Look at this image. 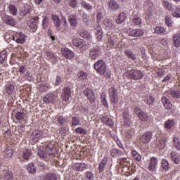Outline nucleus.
I'll return each instance as SVG.
<instances>
[{
    "instance_id": "13d9d810",
    "label": "nucleus",
    "mask_w": 180,
    "mask_h": 180,
    "mask_svg": "<svg viewBox=\"0 0 180 180\" xmlns=\"http://www.w3.org/2000/svg\"><path fill=\"white\" fill-rule=\"evenodd\" d=\"M145 103H146L147 105H154L155 103V98L153 96H147Z\"/></svg>"
},
{
    "instance_id": "603ef678",
    "label": "nucleus",
    "mask_w": 180,
    "mask_h": 180,
    "mask_svg": "<svg viewBox=\"0 0 180 180\" xmlns=\"http://www.w3.org/2000/svg\"><path fill=\"white\" fill-rule=\"evenodd\" d=\"M173 146L174 147V148H176V150H177V151H180V141H179V139H178V137L174 136L173 139Z\"/></svg>"
},
{
    "instance_id": "f257e3e1",
    "label": "nucleus",
    "mask_w": 180,
    "mask_h": 180,
    "mask_svg": "<svg viewBox=\"0 0 180 180\" xmlns=\"http://www.w3.org/2000/svg\"><path fill=\"white\" fill-rule=\"evenodd\" d=\"M94 68L99 75H103L107 79H109L112 77L110 71L106 69V63L103 60H99L94 65Z\"/></svg>"
},
{
    "instance_id": "7c9ffc66",
    "label": "nucleus",
    "mask_w": 180,
    "mask_h": 180,
    "mask_svg": "<svg viewBox=\"0 0 180 180\" xmlns=\"http://www.w3.org/2000/svg\"><path fill=\"white\" fill-rule=\"evenodd\" d=\"M108 6L111 11H117L120 8V6L119 4H117V1L115 0H110L108 1Z\"/></svg>"
},
{
    "instance_id": "9b49d317",
    "label": "nucleus",
    "mask_w": 180,
    "mask_h": 180,
    "mask_svg": "<svg viewBox=\"0 0 180 180\" xmlns=\"http://www.w3.org/2000/svg\"><path fill=\"white\" fill-rule=\"evenodd\" d=\"M1 180H13V173L9 169H4L0 174Z\"/></svg>"
},
{
    "instance_id": "8fccbe9b",
    "label": "nucleus",
    "mask_w": 180,
    "mask_h": 180,
    "mask_svg": "<svg viewBox=\"0 0 180 180\" xmlns=\"http://www.w3.org/2000/svg\"><path fill=\"white\" fill-rule=\"evenodd\" d=\"M80 5L86 11H92V8H93L92 5H91V4L86 2V1H82L81 2Z\"/></svg>"
},
{
    "instance_id": "e2e57ef3",
    "label": "nucleus",
    "mask_w": 180,
    "mask_h": 180,
    "mask_svg": "<svg viewBox=\"0 0 180 180\" xmlns=\"http://www.w3.org/2000/svg\"><path fill=\"white\" fill-rule=\"evenodd\" d=\"M165 25H167L168 27H172V25H174V21L171 18V16L167 15L165 17Z\"/></svg>"
},
{
    "instance_id": "393cba45",
    "label": "nucleus",
    "mask_w": 180,
    "mask_h": 180,
    "mask_svg": "<svg viewBox=\"0 0 180 180\" xmlns=\"http://www.w3.org/2000/svg\"><path fill=\"white\" fill-rule=\"evenodd\" d=\"M101 123H103V124H106V126H109V127H112V126L115 124L113 120L105 115L101 117Z\"/></svg>"
},
{
    "instance_id": "09e8293b",
    "label": "nucleus",
    "mask_w": 180,
    "mask_h": 180,
    "mask_svg": "<svg viewBox=\"0 0 180 180\" xmlns=\"http://www.w3.org/2000/svg\"><path fill=\"white\" fill-rule=\"evenodd\" d=\"M30 11H32V7L26 4L22 11H20L21 16H26V15L30 13Z\"/></svg>"
},
{
    "instance_id": "37998d69",
    "label": "nucleus",
    "mask_w": 180,
    "mask_h": 180,
    "mask_svg": "<svg viewBox=\"0 0 180 180\" xmlns=\"http://www.w3.org/2000/svg\"><path fill=\"white\" fill-rule=\"evenodd\" d=\"M175 124V121L172 119L167 120L165 122V129H167V130H171L172 127H174V125Z\"/></svg>"
},
{
    "instance_id": "3c124183",
    "label": "nucleus",
    "mask_w": 180,
    "mask_h": 180,
    "mask_svg": "<svg viewBox=\"0 0 180 180\" xmlns=\"http://www.w3.org/2000/svg\"><path fill=\"white\" fill-rule=\"evenodd\" d=\"M77 78L80 81H84V79H86L88 78V73L84 72L83 70H80L77 73Z\"/></svg>"
},
{
    "instance_id": "58836bf2",
    "label": "nucleus",
    "mask_w": 180,
    "mask_h": 180,
    "mask_svg": "<svg viewBox=\"0 0 180 180\" xmlns=\"http://www.w3.org/2000/svg\"><path fill=\"white\" fill-rule=\"evenodd\" d=\"M44 180H57V174L56 173H46L43 176Z\"/></svg>"
},
{
    "instance_id": "a18cd8bd",
    "label": "nucleus",
    "mask_w": 180,
    "mask_h": 180,
    "mask_svg": "<svg viewBox=\"0 0 180 180\" xmlns=\"http://www.w3.org/2000/svg\"><path fill=\"white\" fill-rule=\"evenodd\" d=\"M51 89V86H50V83L49 82L42 83L39 85V91L41 92H46V91H49Z\"/></svg>"
},
{
    "instance_id": "a19ab883",
    "label": "nucleus",
    "mask_w": 180,
    "mask_h": 180,
    "mask_svg": "<svg viewBox=\"0 0 180 180\" xmlns=\"http://www.w3.org/2000/svg\"><path fill=\"white\" fill-rule=\"evenodd\" d=\"M173 46L174 47H179L180 46V34H176L173 36Z\"/></svg>"
},
{
    "instance_id": "f8f14e48",
    "label": "nucleus",
    "mask_w": 180,
    "mask_h": 180,
    "mask_svg": "<svg viewBox=\"0 0 180 180\" xmlns=\"http://www.w3.org/2000/svg\"><path fill=\"white\" fill-rule=\"evenodd\" d=\"M54 148H56V142L53 141H46L45 143V153L48 155H51L54 152Z\"/></svg>"
},
{
    "instance_id": "ea45409f",
    "label": "nucleus",
    "mask_w": 180,
    "mask_h": 180,
    "mask_svg": "<svg viewBox=\"0 0 180 180\" xmlns=\"http://www.w3.org/2000/svg\"><path fill=\"white\" fill-rule=\"evenodd\" d=\"M51 19L56 27H60V26H61V20H60V17H58V15H52Z\"/></svg>"
},
{
    "instance_id": "e433bc0d",
    "label": "nucleus",
    "mask_w": 180,
    "mask_h": 180,
    "mask_svg": "<svg viewBox=\"0 0 180 180\" xmlns=\"http://www.w3.org/2000/svg\"><path fill=\"white\" fill-rule=\"evenodd\" d=\"M158 148H165L167 146V138L162 137L156 142Z\"/></svg>"
},
{
    "instance_id": "c03bdc74",
    "label": "nucleus",
    "mask_w": 180,
    "mask_h": 180,
    "mask_svg": "<svg viewBox=\"0 0 180 180\" xmlns=\"http://www.w3.org/2000/svg\"><path fill=\"white\" fill-rule=\"evenodd\" d=\"M154 33H156L157 34H167V29L158 26L154 28Z\"/></svg>"
},
{
    "instance_id": "39448f33",
    "label": "nucleus",
    "mask_w": 180,
    "mask_h": 180,
    "mask_svg": "<svg viewBox=\"0 0 180 180\" xmlns=\"http://www.w3.org/2000/svg\"><path fill=\"white\" fill-rule=\"evenodd\" d=\"M101 55L102 51H101V48L99 46L93 47L89 49V58L93 61L98 60Z\"/></svg>"
},
{
    "instance_id": "052dcab7",
    "label": "nucleus",
    "mask_w": 180,
    "mask_h": 180,
    "mask_svg": "<svg viewBox=\"0 0 180 180\" xmlns=\"http://www.w3.org/2000/svg\"><path fill=\"white\" fill-rule=\"evenodd\" d=\"M68 4L73 9H75L79 5L78 0H68Z\"/></svg>"
},
{
    "instance_id": "0eeeda50",
    "label": "nucleus",
    "mask_w": 180,
    "mask_h": 180,
    "mask_svg": "<svg viewBox=\"0 0 180 180\" xmlns=\"http://www.w3.org/2000/svg\"><path fill=\"white\" fill-rule=\"evenodd\" d=\"M61 55L66 60H72L75 57V53L71 49L67 47L61 48Z\"/></svg>"
},
{
    "instance_id": "6e6552de",
    "label": "nucleus",
    "mask_w": 180,
    "mask_h": 180,
    "mask_svg": "<svg viewBox=\"0 0 180 180\" xmlns=\"http://www.w3.org/2000/svg\"><path fill=\"white\" fill-rule=\"evenodd\" d=\"M13 40L15 43L24 44L25 41H26V36L22 32H14L13 34Z\"/></svg>"
},
{
    "instance_id": "c9c22d12",
    "label": "nucleus",
    "mask_w": 180,
    "mask_h": 180,
    "mask_svg": "<svg viewBox=\"0 0 180 180\" xmlns=\"http://www.w3.org/2000/svg\"><path fill=\"white\" fill-rule=\"evenodd\" d=\"M126 18H127V15L125 12L120 13L118 15V18L115 20L116 23L120 25L126 20Z\"/></svg>"
},
{
    "instance_id": "473e14b6",
    "label": "nucleus",
    "mask_w": 180,
    "mask_h": 180,
    "mask_svg": "<svg viewBox=\"0 0 180 180\" xmlns=\"http://www.w3.org/2000/svg\"><path fill=\"white\" fill-rule=\"evenodd\" d=\"M124 54H125V56L127 57V58L131 60L132 61H134L137 59L136 54H134L130 49H126Z\"/></svg>"
},
{
    "instance_id": "f704fd0d",
    "label": "nucleus",
    "mask_w": 180,
    "mask_h": 180,
    "mask_svg": "<svg viewBox=\"0 0 180 180\" xmlns=\"http://www.w3.org/2000/svg\"><path fill=\"white\" fill-rule=\"evenodd\" d=\"M171 160L174 162V164H179L180 154L175 151H172L171 153Z\"/></svg>"
},
{
    "instance_id": "774afa93",
    "label": "nucleus",
    "mask_w": 180,
    "mask_h": 180,
    "mask_svg": "<svg viewBox=\"0 0 180 180\" xmlns=\"http://www.w3.org/2000/svg\"><path fill=\"white\" fill-rule=\"evenodd\" d=\"M86 178L89 180H94L95 176H94V173L91 171H88L85 172Z\"/></svg>"
},
{
    "instance_id": "c85d7f7f",
    "label": "nucleus",
    "mask_w": 180,
    "mask_h": 180,
    "mask_svg": "<svg viewBox=\"0 0 180 180\" xmlns=\"http://www.w3.org/2000/svg\"><path fill=\"white\" fill-rule=\"evenodd\" d=\"M162 103H163L165 109L169 110V109L172 108V103H171V101H169L167 97L163 96L162 98Z\"/></svg>"
},
{
    "instance_id": "49530a36",
    "label": "nucleus",
    "mask_w": 180,
    "mask_h": 180,
    "mask_svg": "<svg viewBox=\"0 0 180 180\" xmlns=\"http://www.w3.org/2000/svg\"><path fill=\"white\" fill-rule=\"evenodd\" d=\"M69 23L72 27H75L78 25V20L76 16L72 15L68 18Z\"/></svg>"
},
{
    "instance_id": "5701e85b",
    "label": "nucleus",
    "mask_w": 180,
    "mask_h": 180,
    "mask_svg": "<svg viewBox=\"0 0 180 180\" xmlns=\"http://www.w3.org/2000/svg\"><path fill=\"white\" fill-rule=\"evenodd\" d=\"M131 26H139L141 25V18L139 15H132L130 17Z\"/></svg>"
},
{
    "instance_id": "c756f323",
    "label": "nucleus",
    "mask_w": 180,
    "mask_h": 180,
    "mask_svg": "<svg viewBox=\"0 0 180 180\" xmlns=\"http://www.w3.org/2000/svg\"><path fill=\"white\" fill-rule=\"evenodd\" d=\"M15 119L18 122H26V113L18 111L15 113Z\"/></svg>"
},
{
    "instance_id": "de8ad7c7",
    "label": "nucleus",
    "mask_w": 180,
    "mask_h": 180,
    "mask_svg": "<svg viewBox=\"0 0 180 180\" xmlns=\"http://www.w3.org/2000/svg\"><path fill=\"white\" fill-rule=\"evenodd\" d=\"M131 155L132 158H134V161H136L137 162H140L141 161V155H140L136 150L132 149L131 150Z\"/></svg>"
},
{
    "instance_id": "b1692460",
    "label": "nucleus",
    "mask_w": 180,
    "mask_h": 180,
    "mask_svg": "<svg viewBox=\"0 0 180 180\" xmlns=\"http://www.w3.org/2000/svg\"><path fill=\"white\" fill-rule=\"evenodd\" d=\"M3 20L4 23L8 25V26L13 27L16 25V22L15 21V19L12 16L5 15Z\"/></svg>"
},
{
    "instance_id": "cd10ccee",
    "label": "nucleus",
    "mask_w": 180,
    "mask_h": 180,
    "mask_svg": "<svg viewBox=\"0 0 180 180\" xmlns=\"http://www.w3.org/2000/svg\"><path fill=\"white\" fill-rule=\"evenodd\" d=\"M120 165L121 168L124 169L125 168L129 167L130 165V159H127L126 158H122L120 159Z\"/></svg>"
},
{
    "instance_id": "864d4df0",
    "label": "nucleus",
    "mask_w": 180,
    "mask_h": 180,
    "mask_svg": "<svg viewBox=\"0 0 180 180\" xmlns=\"http://www.w3.org/2000/svg\"><path fill=\"white\" fill-rule=\"evenodd\" d=\"M6 57H8V52L6 50L0 52V63L4 64L5 63V60H6Z\"/></svg>"
},
{
    "instance_id": "69168bd1",
    "label": "nucleus",
    "mask_w": 180,
    "mask_h": 180,
    "mask_svg": "<svg viewBox=\"0 0 180 180\" xmlns=\"http://www.w3.org/2000/svg\"><path fill=\"white\" fill-rule=\"evenodd\" d=\"M76 134H84V136L86 135V130L82 127H77L75 129Z\"/></svg>"
},
{
    "instance_id": "bb28decb",
    "label": "nucleus",
    "mask_w": 180,
    "mask_h": 180,
    "mask_svg": "<svg viewBox=\"0 0 180 180\" xmlns=\"http://www.w3.org/2000/svg\"><path fill=\"white\" fill-rule=\"evenodd\" d=\"M103 25L105 26L107 30H115V27H116L113 22L109 19H105L103 21Z\"/></svg>"
},
{
    "instance_id": "6ab92c4d",
    "label": "nucleus",
    "mask_w": 180,
    "mask_h": 180,
    "mask_svg": "<svg viewBox=\"0 0 180 180\" xmlns=\"http://www.w3.org/2000/svg\"><path fill=\"white\" fill-rule=\"evenodd\" d=\"M20 157H22L25 161H29V158L32 157V150L30 149H22L20 151Z\"/></svg>"
},
{
    "instance_id": "7ed1b4c3",
    "label": "nucleus",
    "mask_w": 180,
    "mask_h": 180,
    "mask_svg": "<svg viewBox=\"0 0 180 180\" xmlns=\"http://www.w3.org/2000/svg\"><path fill=\"white\" fill-rule=\"evenodd\" d=\"M127 33L131 37H143L144 36V30L129 27L127 30Z\"/></svg>"
},
{
    "instance_id": "bf43d9fd",
    "label": "nucleus",
    "mask_w": 180,
    "mask_h": 180,
    "mask_svg": "<svg viewBox=\"0 0 180 180\" xmlns=\"http://www.w3.org/2000/svg\"><path fill=\"white\" fill-rule=\"evenodd\" d=\"M57 122L60 126H64V124L67 123V119L64 118V116L63 115H59L57 117Z\"/></svg>"
},
{
    "instance_id": "aec40b11",
    "label": "nucleus",
    "mask_w": 180,
    "mask_h": 180,
    "mask_svg": "<svg viewBox=\"0 0 180 180\" xmlns=\"http://www.w3.org/2000/svg\"><path fill=\"white\" fill-rule=\"evenodd\" d=\"M108 157H104L100 163L98 164V171L99 174H102V172H105V167L108 165Z\"/></svg>"
},
{
    "instance_id": "1a4fd4ad",
    "label": "nucleus",
    "mask_w": 180,
    "mask_h": 180,
    "mask_svg": "<svg viewBox=\"0 0 180 180\" xmlns=\"http://www.w3.org/2000/svg\"><path fill=\"white\" fill-rule=\"evenodd\" d=\"M153 139V132L150 131H146L141 136L140 140L142 144H148Z\"/></svg>"
},
{
    "instance_id": "2eb2a0df",
    "label": "nucleus",
    "mask_w": 180,
    "mask_h": 180,
    "mask_svg": "<svg viewBox=\"0 0 180 180\" xmlns=\"http://www.w3.org/2000/svg\"><path fill=\"white\" fill-rule=\"evenodd\" d=\"M83 94L85 95V96H86L89 102H91V103H95L96 98L95 97V93H94V91L92 89H86L85 90H84Z\"/></svg>"
},
{
    "instance_id": "72a5a7b5",
    "label": "nucleus",
    "mask_w": 180,
    "mask_h": 180,
    "mask_svg": "<svg viewBox=\"0 0 180 180\" xmlns=\"http://www.w3.org/2000/svg\"><path fill=\"white\" fill-rule=\"evenodd\" d=\"M110 154L111 157H112L113 158H116V157H120V155H123V151H122V150L112 148L110 150Z\"/></svg>"
},
{
    "instance_id": "680f3d73",
    "label": "nucleus",
    "mask_w": 180,
    "mask_h": 180,
    "mask_svg": "<svg viewBox=\"0 0 180 180\" xmlns=\"http://www.w3.org/2000/svg\"><path fill=\"white\" fill-rule=\"evenodd\" d=\"M162 168L164 169V171H168V169H169V163L168 162V160L162 159Z\"/></svg>"
},
{
    "instance_id": "a878e982",
    "label": "nucleus",
    "mask_w": 180,
    "mask_h": 180,
    "mask_svg": "<svg viewBox=\"0 0 180 180\" xmlns=\"http://www.w3.org/2000/svg\"><path fill=\"white\" fill-rule=\"evenodd\" d=\"M73 169L75 171L82 172L86 169V165L85 163H75L73 165Z\"/></svg>"
},
{
    "instance_id": "412c9836",
    "label": "nucleus",
    "mask_w": 180,
    "mask_h": 180,
    "mask_svg": "<svg viewBox=\"0 0 180 180\" xmlns=\"http://www.w3.org/2000/svg\"><path fill=\"white\" fill-rule=\"evenodd\" d=\"M157 165H158V160L155 157H153L150 158L149 165L148 167V169L150 171H155L157 169Z\"/></svg>"
},
{
    "instance_id": "ddd939ff",
    "label": "nucleus",
    "mask_w": 180,
    "mask_h": 180,
    "mask_svg": "<svg viewBox=\"0 0 180 180\" xmlns=\"http://www.w3.org/2000/svg\"><path fill=\"white\" fill-rule=\"evenodd\" d=\"M72 44L75 47H77L78 49H86V41L85 40L80 38H75L72 40Z\"/></svg>"
},
{
    "instance_id": "4c0bfd02",
    "label": "nucleus",
    "mask_w": 180,
    "mask_h": 180,
    "mask_svg": "<svg viewBox=\"0 0 180 180\" xmlns=\"http://www.w3.org/2000/svg\"><path fill=\"white\" fill-rule=\"evenodd\" d=\"M122 172L125 175V176H131L134 174V169L133 167H130V165L128 167H125V169H122Z\"/></svg>"
},
{
    "instance_id": "4d7b16f0",
    "label": "nucleus",
    "mask_w": 180,
    "mask_h": 180,
    "mask_svg": "<svg viewBox=\"0 0 180 180\" xmlns=\"http://www.w3.org/2000/svg\"><path fill=\"white\" fill-rule=\"evenodd\" d=\"M172 98H175L176 99L180 98V89L177 90H172L170 92Z\"/></svg>"
},
{
    "instance_id": "9d476101",
    "label": "nucleus",
    "mask_w": 180,
    "mask_h": 180,
    "mask_svg": "<svg viewBox=\"0 0 180 180\" xmlns=\"http://www.w3.org/2000/svg\"><path fill=\"white\" fill-rule=\"evenodd\" d=\"M43 102L45 103H54L57 102V96L55 93L50 92L48 93L43 98Z\"/></svg>"
},
{
    "instance_id": "79ce46f5",
    "label": "nucleus",
    "mask_w": 180,
    "mask_h": 180,
    "mask_svg": "<svg viewBox=\"0 0 180 180\" xmlns=\"http://www.w3.org/2000/svg\"><path fill=\"white\" fill-rule=\"evenodd\" d=\"M5 90L7 94L13 95V92H15V85L12 84H6L5 86Z\"/></svg>"
},
{
    "instance_id": "4be33fe9",
    "label": "nucleus",
    "mask_w": 180,
    "mask_h": 180,
    "mask_svg": "<svg viewBox=\"0 0 180 180\" xmlns=\"http://www.w3.org/2000/svg\"><path fill=\"white\" fill-rule=\"evenodd\" d=\"M43 137V131L41 130H36L32 133V141L34 143H39V140Z\"/></svg>"
},
{
    "instance_id": "20e7f679",
    "label": "nucleus",
    "mask_w": 180,
    "mask_h": 180,
    "mask_svg": "<svg viewBox=\"0 0 180 180\" xmlns=\"http://www.w3.org/2000/svg\"><path fill=\"white\" fill-rule=\"evenodd\" d=\"M134 112L135 113L136 116L141 120L146 123V122H148V114L146 113L144 111L141 110V108L139 107H135L134 109Z\"/></svg>"
},
{
    "instance_id": "dca6fc26",
    "label": "nucleus",
    "mask_w": 180,
    "mask_h": 180,
    "mask_svg": "<svg viewBox=\"0 0 180 180\" xmlns=\"http://www.w3.org/2000/svg\"><path fill=\"white\" fill-rule=\"evenodd\" d=\"M77 34H79L80 37L86 39V40H89L90 41H92V34L85 29H79L77 31Z\"/></svg>"
},
{
    "instance_id": "0e129e2a",
    "label": "nucleus",
    "mask_w": 180,
    "mask_h": 180,
    "mask_svg": "<svg viewBox=\"0 0 180 180\" xmlns=\"http://www.w3.org/2000/svg\"><path fill=\"white\" fill-rule=\"evenodd\" d=\"M101 99L103 106H105V108H109V104H108V101L106 100V94L103 93Z\"/></svg>"
},
{
    "instance_id": "423d86ee",
    "label": "nucleus",
    "mask_w": 180,
    "mask_h": 180,
    "mask_svg": "<svg viewBox=\"0 0 180 180\" xmlns=\"http://www.w3.org/2000/svg\"><path fill=\"white\" fill-rule=\"evenodd\" d=\"M110 101L111 103H117L119 102V94L117 93V89L115 87H111L108 89Z\"/></svg>"
},
{
    "instance_id": "a211bd4d",
    "label": "nucleus",
    "mask_w": 180,
    "mask_h": 180,
    "mask_svg": "<svg viewBox=\"0 0 180 180\" xmlns=\"http://www.w3.org/2000/svg\"><path fill=\"white\" fill-rule=\"evenodd\" d=\"M61 98L65 102L70 100L71 98V89L70 87H65L63 89Z\"/></svg>"
},
{
    "instance_id": "6e6d98bb",
    "label": "nucleus",
    "mask_w": 180,
    "mask_h": 180,
    "mask_svg": "<svg viewBox=\"0 0 180 180\" xmlns=\"http://www.w3.org/2000/svg\"><path fill=\"white\" fill-rule=\"evenodd\" d=\"M27 171H28L30 174H34V172H36V167H34V164L29 163L27 165Z\"/></svg>"
},
{
    "instance_id": "2f4dec72",
    "label": "nucleus",
    "mask_w": 180,
    "mask_h": 180,
    "mask_svg": "<svg viewBox=\"0 0 180 180\" xmlns=\"http://www.w3.org/2000/svg\"><path fill=\"white\" fill-rule=\"evenodd\" d=\"M162 5L164 9H166V11H169V12H174V5L169 3V1L165 0L162 1Z\"/></svg>"
},
{
    "instance_id": "338daca9",
    "label": "nucleus",
    "mask_w": 180,
    "mask_h": 180,
    "mask_svg": "<svg viewBox=\"0 0 180 180\" xmlns=\"http://www.w3.org/2000/svg\"><path fill=\"white\" fill-rule=\"evenodd\" d=\"M42 27L47 29L49 27V18L48 17H44L42 20Z\"/></svg>"
},
{
    "instance_id": "f03ea898",
    "label": "nucleus",
    "mask_w": 180,
    "mask_h": 180,
    "mask_svg": "<svg viewBox=\"0 0 180 180\" xmlns=\"http://www.w3.org/2000/svg\"><path fill=\"white\" fill-rule=\"evenodd\" d=\"M126 75L128 79L139 81V79H143V77H144V73H143L141 70L131 69L127 71Z\"/></svg>"
},
{
    "instance_id": "f3484780",
    "label": "nucleus",
    "mask_w": 180,
    "mask_h": 180,
    "mask_svg": "<svg viewBox=\"0 0 180 180\" xmlns=\"http://www.w3.org/2000/svg\"><path fill=\"white\" fill-rule=\"evenodd\" d=\"M154 9V4L151 2H148L147 6L145 7L146 18L150 19L153 16V11Z\"/></svg>"
},
{
    "instance_id": "4468645a",
    "label": "nucleus",
    "mask_w": 180,
    "mask_h": 180,
    "mask_svg": "<svg viewBox=\"0 0 180 180\" xmlns=\"http://www.w3.org/2000/svg\"><path fill=\"white\" fill-rule=\"evenodd\" d=\"M94 34L98 41H102L103 39V31L102 27L99 24L94 25Z\"/></svg>"
},
{
    "instance_id": "5fc2aeb1",
    "label": "nucleus",
    "mask_w": 180,
    "mask_h": 180,
    "mask_svg": "<svg viewBox=\"0 0 180 180\" xmlns=\"http://www.w3.org/2000/svg\"><path fill=\"white\" fill-rule=\"evenodd\" d=\"M5 156L7 158H12L13 157V150L11 147H7L5 150Z\"/></svg>"
}]
</instances>
